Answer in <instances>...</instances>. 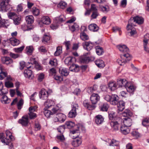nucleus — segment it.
I'll return each mask as SVG.
<instances>
[{"label": "nucleus", "instance_id": "obj_1", "mask_svg": "<svg viewBox=\"0 0 149 149\" xmlns=\"http://www.w3.org/2000/svg\"><path fill=\"white\" fill-rule=\"evenodd\" d=\"M6 138H5L3 134L0 133V139L1 142L4 145H8L10 141H13L14 140L15 138L9 131H6Z\"/></svg>", "mask_w": 149, "mask_h": 149}, {"label": "nucleus", "instance_id": "obj_2", "mask_svg": "<svg viewBox=\"0 0 149 149\" xmlns=\"http://www.w3.org/2000/svg\"><path fill=\"white\" fill-rule=\"evenodd\" d=\"M8 17L12 19L14 24L16 25L19 24L20 23L21 17L19 15H17L14 13L10 12L8 13Z\"/></svg>", "mask_w": 149, "mask_h": 149}, {"label": "nucleus", "instance_id": "obj_3", "mask_svg": "<svg viewBox=\"0 0 149 149\" xmlns=\"http://www.w3.org/2000/svg\"><path fill=\"white\" fill-rule=\"evenodd\" d=\"M121 59L117 60V62L121 65H124V64L127 61H130L132 57L129 53L125 54H122L120 56Z\"/></svg>", "mask_w": 149, "mask_h": 149}, {"label": "nucleus", "instance_id": "obj_4", "mask_svg": "<svg viewBox=\"0 0 149 149\" xmlns=\"http://www.w3.org/2000/svg\"><path fill=\"white\" fill-rule=\"evenodd\" d=\"M132 22H133L132 19H130L127 26V29L128 33L130 34L131 36H133L136 33L135 29L134 27V26H135V25L132 23Z\"/></svg>", "mask_w": 149, "mask_h": 149}, {"label": "nucleus", "instance_id": "obj_5", "mask_svg": "<svg viewBox=\"0 0 149 149\" xmlns=\"http://www.w3.org/2000/svg\"><path fill=\"white\" fill-rule=\"evenodd\" d=\"M72 109L69 112L68 116L70 118L75 117L77 115V111L79 109L78 104L76 103H73L72 105Z\"/></svg>", "mask_w": 149, "mask_h": 149}, {"label": "nucleus", "instance_id": "obj_6", "mask_svg": "<svg viewBox=\"0 0 149 149\" xmlns=\"http://www.w3.org/2000/svg\"><path fill=\"white\" fill-rule=\"evenodd\" d=\"M58 109L57 107H53L51 111L47 110L46 108L44 109V113L45 116L47 118H49L51 115H52L57 113Z\"/></svg>", "mask_w": 149, "mask_h": 149}, {"label": "nucleus", "instance_id": "obj_7", "mask_svg": "<svg viewBox=\"0 0 149 149\" xmlns=\"http://www.w3.org/2000/svg\"><path fill=\"white\" fill-rule=\"evenodd\" d=\"M10 0H2L0 4V10L6 11L9 9Z\"/></svg>", "mask_w": 149, "mask_h": 149}, {"label": "nucleus", "instance_id": "obj_8", "mask_svg": "<svg viewBox=\"0 0 149 149\" xmlns=\"http://www.w3.org/2000/svg\"><path fill=\"white\" fill-rule=\"evenodd\" d=\"M66 118V116L65 115L62 113H59L56 115L54 118V120L55 122L62 123L65 120Z\"/></svg>", "mask_w": 149, "mask_h": 149}, {"label": "nucleus", "instance_id": "obj_9", "mask_svg": "<svg viewBox=\"0 0 149 149\" xmlns=\"http://www.w3.org/2000/svg\"><path fill=\"white\" fill-rule=\"evenodd\" d=\"M129 82L125 79H118L117 80V85L119 88H125Z\"/></svg>", "mask_w": 149, "mask_h": 149}, {"label": "nucleus", "instance_id": "obj_10", "mask_svg": "<svg viewBox=\"0 0 149 149\" xmlns=\"http://www.w3.org/2000/svg\"><path fill=\"white\" fill-rule=\"evenodd\" d=\"M37 107L36 106L30 107L29 108V113H28L29 118L30 119H34L37 117L36 114L33 112L36 111Z\"/></svg>", "mask_w": 149, "mask_h": 149}, {"label": "nucleus", "instance_id": "obj_11", "mask_svg": "<svg viewBox=\"0 0 149 149\" xmlns=\"http://www.w3.org/2000/svg\"><path fill=\"white\" fill-rule=\"evenodd\" d=\"M29 122V118L27 115L22 116V118L18 120V123L23 126H27Z\"/></svg>", "mask_w": 149, "mask_h": 149}, {"label": "nucleus", "instance_id": "obj_12", "mask_svg": "<svg viewBox=\"0 0 149 149\" xmlns=\"http://www.w3.org/2000/svg\"><path fill=\"white\" fill-rule=\"evenodd\" d=\"M100 97L97 94L93 93L90 97V100L92 105H94L95 106V104L100 100Z\"/></svg>", "mask_w": 149, "mask_h": 149}, {"label": "nucleus", "instance_id": "obj_13", "mask_svg": "<svg viewBox=\"0 0 149 149\" xmlns=\"http://www.w3.org/2000/svg\"><path fill=\"white\" fill-rule=\"evenodd\" d=\"M31 67V66L27 68V69L25 70L24 72V74L25 77L28 78L30 79H32L33 75L32 74V72L31 70H29V69Z\"/></svg>", "mask_w": 149, "mask_h": 149}, {"label": "nucleus", "instance_id": "obj_14", "mask_svg": "<svg viewBox=\"0 0 149 149\" xmlns=\"http://www.w3.org/2000/svg\"><path fill=\"white\" fill-rule=\"evenodd\" d=\"M82 45L85 49L89 51L93 48L94 44L91 42H85L82 43Z\"/></svg>", "mask_w": 149, "mask_h": 149}, {"label": "nucleus", "instance_id": "obj_15", "mask_svg": "<svg viewBox=\"0 0 149 149\" xmlns=\"http://www.w3.org/2000/svg\"><path fill=\"white\" fill-rule=\"evenodd\" d=\"M110 125L113 130L117 131L118 130L120 127L121 126L120 123L117 121H112L110 123Z\"/></svg>", "mask_w": 149, "mask_h": 149}, {"label": "nucleus", "instance_id": "obj_16", "mask_svg": "<svg viewBox=\"0 0 149 149\" xmlns=\"http://www.w3.org/2000/svg\"><path fill=\"white\" fill-rule=\"evenodd\" d=\"M117 48L121 52L125 54L128 53L129 49L127 46L125 45H120L117 46Z\"/></svg>", "mask_w": 149, "mask_h": 149}, {"label": "nucleus", "instance_id": "obj_17", "mask_svg": "<svg viewBox=\"0 0 149 149\" xmlns=\"http://www.w3.org/2000/svg\"><path fill=\"white\" fill-rule=\"evenodd\" d=\"M119 97L116 94H113L111 95V100L110 103L112 105H116L119 102Z\"/></svg>", "mask_w": 149, "mask_h": 149}, {"label": "nucleus", "instance_id": "obj_18", "mask_svg": "<svg viewBox=\"0 0 149 149\" xmlns=\"http://www.w3.org/2000/svg\"><path fill=\"white\" fill-rule=\"evenodd\" d=\"M133 20V22H135L136 23L139 24H143L144 22V19L143 18L139 16H136L134 17L133 19H130Z\"/></svg>", "mask_w": 149, "mask_h": 149}, {"label": "nucleus", "instance_id": "obj_19", "mask_svg": "<svg viewBox=\"0 0 149 149\" xmlns=\"http://www.w3.org/2000/svg\"><path fill=\"white\" fill-rule=\"evenodd\" d=\"M40 97L42 100H46L47 98L48 93L47 91L44 89H42L40 93Z\"/></svg>", "mask_w": 149, "mask_h": 149}, {"label": "nucleus", "instance_id": "obj_20", "mask_svg": "<svg viewBox=\"0 0 149 149\" xmlns=\"http://www.w3.org/2000/svg\"><path fill=\"white\" fill-rule=\"evenodd\" d=\"M100 110L103 111H107L109 108V105L106 103L100 102L99 104Z\"/></svg>", "mask_w": 149, "mask_h": 149}, {"label": "nucleus", "instance_id": "obj_21", "mask_svg": "<svg viewBox=\"0 0 149 149\" xmlns=\"http://www.w3.org/2000/svg\"><path fill=\"white\" fill-rule=\"evenodd\" d=\"M106 145L112 146H117L119 145V142L118 141L114 139L112 140L111 139H108L107 141H106Z\"/></svg>", "mask_w": 149, "mask_h": 149}, {"label": "nucleus", "instance_id": "obj_22", "mask_svg": "<svg viewBox=\"0 0 149 149\" xmlns=\"http://www.w3.org/2000/svg\"><path fill=\"white\" fill-rule=\"evenodd\" d=\"M120 130L121 132L124 134H127L130 132V129L128 127L124 125L120 126Z\"/></svg>", "mask_w": 149, "mask_h": 149}, {"label": "nucleus", "instance_id": "obj_23", "mask_svg": "<svg viewBox=\"0 0 149 149\" xmlns=\"http://www.w3.org/2000/svg\"><path fill=\"white\" fill-rule=\"evenodd\" d=\"M55 104L54 101L51 100H47L44 103L45 108L47 109L49 108Z\"/></svg>", "mask_w": 149, "mask_h": 149}, {"label": "nucleus", "instance_id": "obj_24", "mask_svg": "<svg viewBox=\"0 0 149 149\" xmlns=\"http://www.w3.org/2000/svg\"><path fill=\"white\" fill-rule=\"evenodd\" d=\"M84 106L89 110H92L94 109L96 106L94 105H91L87 100H84L83 102Z\"/></svg>", "mask_w": 149, "mask_h": 149}, {"label": "nucleus", "instance_id": "obj_25", "mask_svg": "<svg viewBox=\"0 0 149 149\" xmlns=\"http://www.w3.org/2000/svg\"><path fill=\"white\" fill-rule=\"evenodd\" d=\"M104 120V118L101 115H97L95 118V122L97 125L102 124Z\"/></svg>", "mask_w": 149, "mask_h": 149}, {"label": "nucleus", "instance_id": "obj_26", "mask_svg": "<svg viewBox=\"0 0 149 149\" xmlns=\"http://www.w3.org/2000/svg\"><path fill=\"white\" fill-rule=\"evenodd\" d=\"M125 103L123 101H120L117 104V107L119 111H122L125 109Z\"/></svg>", "mask_w": 149, "mask_h": 149}, {"label": "nucleus", "instance_id": "obj_27", "mask_svg": "<svg viewBox=\"0 0 149 149\" xmlns=\"http://www.w3.org/2000/svg\"><path fill=\"white\" fill-rule=\"evenodd\" d=\"M108 88L111 91H113L117 88V85L114 81H111L108 84Z\"/></svg>", "mask_w": 149, "mask_h": 149}, {"label": "nucleus", "instance_id": "obj_28", "mask_svg": "<svg viewBox=\"0 0 149 149\" xmlns=\"http://www.w3.org/2000/svg\"><path fill=\"white\" fill-rule=\"evenodd\" d=\"M59 72L62 76H67L69 74V71L67 69L61 67L59 69Z\"/></svg>", "mask_w": 149, "mask_h": 149}, {"label": "nucleus", "instance_id": "obj_29", "mask_svg": "<svg viewBox=\"0 0 149 149\" xmlns=\"http://www.w3.org/2000/svg\"><path fill=\"white\" fill-rule=\"evenodd\" d=\"M125 88L128 92L131 93L133 92L135 89V87L130 82L127 84Z\"/></svg>", "mask_w": 149, "mask_h": 149}, {"label": "nucleus", "instance_id": "obj_30", "mask_svg": "<svg viewBox=\"0 0 149 149\" xmlns=\"http://www.w3.org/2000/svg\"><path fill=\"white\" fill-rule=\"evenodd\" d=\"M9 40L11 44L13 46L17 45L20 43L19 40L15 37L10 38Z\"/></svg>", "mask_w": 149, "mask_h": 149}, {"label": "nucleus", "instance_id": "obj_31", "mask_svg": "<svg viewBox=\"0 0 149 149\" xmlns=\"http://www.w3.org/2000/svg\"><path fill=\"white\" fill-rule=\"evenodd\" d=\"M1 101L3 104H8L10 102V100L6 95H3L1 99Z\"/></svg>", "mask_w": 149, "mask_h": 149}, {"label": "nucleus", "instance_id": "obj_32", "mask_svg": "<svg viewBox=\"0 0 149 149\" xmlns=\"http://www.w3.org/2000/svg\"><path fill=\"white\" fill-rule=\"evenodd\" d=\"M2 62L3 63L8 65L13 62V61L8 57H4L2 58Z\"/></svg>", "mask_w": 149, "mask_h": 149}, {"label": "nucleus", "instance_id": "obj_33", "mask_svg": "<svg viewBox=\"0 0 149 149\" xmlns=\"http://www.w3.org/2000/svg\"><path fill=\"white\" fill-rule=\"evenodd\" d=\"M124 125L128 127H130L132 125V119L130 118H124Z\"/></svg>", "mask_w": 149, "mask_h": 149}, {"label": "nucleus", "instance_id": "obj_34", "mask_svg": "<svg viewBox=\"0 0 149 149\" xmlns=\"http://www.w3.org/2000/svg\"><path fill=\"white\" fill-rule=\"evenodd\" d=\"M88 29L91 31L95 32L98 30L99 27L96 24H92L89 26Z\"/></svg>", "mask_w": 149, "mask_h": 149}, {"label": "nucleus", "instance_id": "obj_35", "mask_svg": "<svg viewBox=\"0 0 149 149\" xmlns=\"http://www.w3.org/2000/svg\"><path fill=\"white\" fill-rule=\"evenodd\" d=\"M41 21L42 23L46 25H49L50 24L51 20L48 16H44L41 19Z\"/></svg>", "mask_w": 149, "mask_h": 149}, {"label": "nucleus", "instance_id": "obj_36", "mask_svg": "<svg viewBox=\"0 0 149 149\" xmlns=\"http://www.w3.org/2000/svg\"><path fill=\"white\" fill-rule=\"evenodd\" d=\"M81 143V141L80 139H75L72 141V144L74 147H77L79 146Z\"/></svg>", "mask_w": 149, "mask_h": 149}, {"label": "nucleus", "instance_id": "obj_37", "mask_svg": "<svg viewBox=\"0 0 149 149\" xmlns=\"http://www.w3.org/2000/svg\"><path fill=\"white\" fill-rule=\"evenodd\" d=\"M89 54H90V52H89L87 53L86 54H85L86 56L81 58V61L85 63H87L89 61H91V59L90 58L89 56H87Z\"/></svg>", "mask_w": 149, "mask_h": 149}, {"label": "nucleus", "instance_id": "obj_38", "mask_svg": "<svg viewBox=\"0 0 149 149\" xmlns=\"http://www.w3.org/2000/svg\"><path fill=\"white\" fill-rule=\"evenodd\" d=\"M25 20L28 24H31L34 22V17L32 15L27 16L26 17Z\"/></svg>", "mask_w": 149, "mask_h": 149}, {"label": "nucleus", "instance_id": "obj_39", "mask_svg": "<svg viewBox=\"0 0 149 149\" xmlns=\"http://www.w3.org/2000/svg\"><path fill=\"white\" fill-rule=\"evenodd\" d=\"M70 70L72 71L78 72L79 70V67L77 65L72 64L70 67Z\"/></svg>", "mask_w": 149, "mask_h": 149}, {"label": "nucleus", "instance_id": "obj_40", "mask_svg": "<svg viewBox=\"0 0 149 149\" xmlns=\"http://www.w3.org/2000/svg\"><path fill=\"white\" fill-rule=\"evenodd\" d=\"M99 9L100 11L104 13H107L109 11V7L107 6H104L100 5Z\"/></svg>", "mask_w": 149, "mask_h": 149}, {"label": "nucleus", "instance_id": "obj_41", "mask_svg": "<svg viewBox=\"0 0 149 149\" xmlns=\"http://www.w3.org/2000/svg\"><path fill=\"white\" fill-rule=\"evenodd\" d=\"M95 63L98 67L103 68L104 66V62L102 60H97L95 61Z\"/></svg>", "mask_w": 149, "mask_h": 149}, {"label": "nucleus", "instance_id": "obj_42", "mask_svg": "<svg viewBox=\"0 0 149 149\" xmlns=\"http://www.w3.org/2000/svg\"><path fill=\"white\" fill-rule=\"evenodd\" d=\"M33 50V48L32 46H27L26 47V54L28 55H31Z\"/></svg>", "mask_w": 149, "mask_h": 149}, {"label": "nucleus", "instance_id": "obj_43", "mask_svg": "<svg viewBox=\"0 0 149 149\" xmlns=\"http://www.w3.org/2000/svg\"><path fill=\"white\" fill-rule=\"evenodd\" d=\"M96 52L98 55H101L104 52L103 50L102 47L99 46H97L95 47Z\"/></svg>", "mask_w": 149, "mask_h": 149}, {"label": "nucleus", "instance_id": "obj_44", "mask_svg": "<svg viewBox=\"0 0 149 149\" xmlns=\"http://www.w3.org/2000/svg\"><path fill=\"white\" fill-rule=\"evenodd\" d=\"M73 58L71 56L67 57L64 61L65 64L68 65H71L72 64Z\"/></svg>", "mask_w": 149, "mask_h": 149}, {"label": "nucleus", "instance_id": "obj_45", "mask_svg": "<svg viewBox=\"0 0 149 149\" xmlns=\"http://www.w3.org/2000/svg\"><path fill=\"white\" fill-rule=\"evenodd\" d=\"M69 28L70 30L74 32L76 30H78L79 29V25L76 23H74L71 26H69Z\"/></svg>", "mask_w": 149, "mask_h": 149}, {"label": "nucleus", "instance_id": "obj_46", "mask_svg": "<svg viewBox=\"0 0 149 149\" xmlns=\"http://www.w3.org/2000/svg\"><path fill=\"white\" fill-rule=\"evenodd\" d=\"M132 114L131 111L129 109L125 110L123 113L122 115L124 117H129L132 116Z\"/></svg>", "mask_w": 149, "mask_h": 149}, {"label": "nucleus", "instance_id": "obj_47", "mask_svg": "<svg viewBox=\"0 0 149 149\" xmlns=\"http://www.w3.org/2000/svg\"><path fill=\"white\" fill-rule=\"evenodd\" d=\"M32 12L35 16L38 15L40 13V10L36 7H33L32 9Z\"/></svg>", "mask_w": 149, "mask_h": 149}, {"label": "nucleus", "instance_id": "obj_48", "mask_svg": "<svg viewBox=\"0 0 149 149\" xmlns=\"http://www.w3.org/2000/svg\"><path fill=\"white\" fill-rule=\"evenodd\" d=\"M65 18L63 15H61L59 17H57L56 18V22L58 23H59L65 21Z\"/></svg>", "mask_w": 149, "mask_h": 149}, {"label": "nucleus", "instance_id": "obj_49", "mask_svg": "<svg viewBox=\"0 0 149 149\" xmlns=\"http://www.w3.org/2000/svg\"><path fill=\"white\" fill-rule=\"evenodd\" d=\"M71 133L73 134H77V135H75V136H72L73 139H74L79 136V133H80V131L79 129H77L76 130H75L71 131Z\"/></svg>", "mask_w": 149, "mask_h": 149}, {"label": "nucleus", "instance_id": "obj_50", "mask_svg": "<svg viewBox=\"0 0 149 149\" xmlns=\"http://www.w3.org/2000/svg\"><path fill=\"white\" fill-rule=\"evenodd\" d=\"M57 6L58 7H59L62 9H63L67 7V4L65 2L61 1L58 5Z\"/></svg>", "mask_w": 149, "mask_h": 149}, {"label": "nucleus", "instance_id": "obj_51", "mask_svg": "<svg viewBox=\"0 0 149 149\" xmlns=\"http://www.w3.org/2000/svg\"><path fill=\"white\" fill-rule=\"evenodd\" d=\"M62 52V48L61 47L58 46L56 48V51L55 52L54 55L56 56H58Z\"/></svg>", "mask_w": 149, "mask_h": 149}, {"label": "nucleus", "instance_id": "obj_52", "mask_svg": "<svg viewBox=\"0 0 149 149\" xmlns=\"http://www.w3.org/2000/svg\"><path fill=\"white\" fill-rule=\"evenodd\" d=\"M50 39L49 36L47 35H45L43 37V39L42 40V42L45 43L48 42Z\"/></svg>", "mask_w": 149, "mask_h": 149}, {"label": "nucleus", "instance_id": "obj_53", "mask_svg": "<svg viewBox=\"0 0 149 149\" xmlns=\"http://www.w3.org/2000/svg\"><path fill=\"white\" fill-rule=\"evenodd\" d=\"M142 124L145 127L149 126V118H146L143 119L142 122Z\"/></svg>", "mask_w": 149, "mask_h": 149}, {"label": "nucleus", "instance_id": "obj_54", "mask_svg": "<svg viewBox=\"0 0 149 149\" xmlns=\"http://www.w3.org/2000/svg\"><path fill=\"white\" fill-rule=\"evenodd\" d=\"M80 37L83 40H85L88 39V36L84 32H82L81 33Z\"/></svg>", "mask_w": 149, "mask_h": 149}, {"label": "nucleus", "instance_id": "obj_55", "mask_svg": "<svg viewBox=\"0 0 149 149\" xmlns=\"http://www.w3.org/2000/svg\"><path fill=\"white\" fill-rule=\"evenodd\" d=\"M143 42L149 44V34H146L144 36Z\"/></svg>", "mask_w": 149, "mask_h": 149}, {"label": "nucleus", "instance_id": "obj_56", "mask_svg": "<svg viewBox=\"0 0 149 149\" xmlns=\"http://www.w3.org/2000/svg\"><path fill=\"white\" fill-rule=\"evenodd\" d=\"M65 125L69 128H70L74 125V124L72 121H67L66 122Z\"/></svg>", "mask_w": 149, "mask_h": 149}, {"label": "nucleus", "instance_id": "obj_57", "mask_svg": "<svg viewBox=\"0 0 149 149\" xmlns=\"http://www.w3.org/2000/svg\"><path fill=\"white\" fill-rule=\"evenodd\" d=\"M49 64L52 66H56L57 65V60L56 59H53L50 60Z\"/></svg>", "mask_w": 149, "mask_h": 149}, {"label": "nucleus", "instance_id": "obj_58", "mask_svg": "<svg viewBox=\"0 0 149 149\" xmlns=\"http://www.w3.org/2000/svg\"><path fill=\"white\" fill-rule=\"evenodd\" d=\"M132 134L136 138H138L140 136V134L136 130H134L132 132Z\"/></svg>", "mask_w": 149, "mask_h": 149}, {"label": "nucleus", "instance_id": "obj_59", "mask_svg": "<svg viewBox=\"0 0 149 149\" xmlns=\"http://www.w3.org/2000/svg\"><path fill=\"white\" fill-rule=\"evenodd\" d=\"M116 116L115 112L113 111H111L109 114V119L112 120Z\"/></svg>", "mask_w": 149, "mask_h": 149}, {"label": "nucleus", "instance_id": "obj_60", "mask_svg": "<svg viewBox=\"0 0 149 149\" xmlns=\"http://www.w3.org/2000/svg\"><path fill=\"white\" fill-rule=\"evenodd\" d=\"M24 47V46H22L18 48H14V50L16 52L20 53L22 51Z\"/></svg>", "mask_w": 149, "mask_h": 149}, {"label": "nucleus", "instance_id": "obj_61", "mask_svg": "<svg viewBox=\"0 0 149 149\" xmlns=\"http://www.w3.org/2000/svg\"><path fill=\"white\" fill-rule=\"evenodd\" d=\"M24 101L22 99H21L17 103V106L19 109H21V106L23 105Z\"/></svg>", "mask_w": 149, "mask_h": 149}, {"label": "nucleus", "instance_id": "obj_62", "mask_svg": "<svg viewBox=\"0 0 149 149\" xmlns=\"http://www.w3.org/2000/svg\"><path fill=\"white\" fill-rule=\"evenodd\" d=\"M8 93L6 89L3 88L0 89V96H3L5 95Z\"/></svg>", "mask_w": 149, "mask_h": 149}, {"label": "nucleus", "instance_id": "obj_63", "mask_svg": "<svg viewBox=\"0 0 149 149\" xmlns=\"http://www.w3.org/2000/svg\"><path fill=\"white\" fill-rule=\"evenodd\" d=\"M7 73L1 71L0 73V79L2 80L6 76Z\"/></svg>", "mask_w": 149, "mask_h": 149}, {"label": "nucleus", "instance_id": "obj_64", "mask_svg": "<svg viewBox=\"0 0 149 149\" xmlns=\"http://www.w3.org/2000/svg\"><path fill=\"white\" fill-rule=\"evenodd\" d=\"M6 86L7 88H11L13 87V83L9 81L6 82L5 83Z\"/></svg>", "mask_w": 149, "mask_h": 149}]
</instances>
